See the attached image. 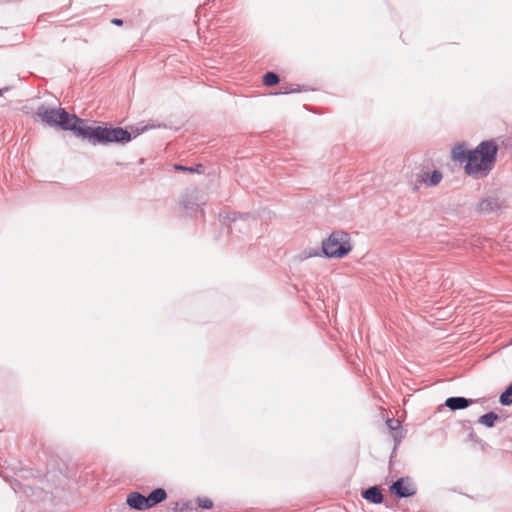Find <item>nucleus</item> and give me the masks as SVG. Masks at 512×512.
<instances>
[{"label": "nucleus", "instance_id": "nucleus-6", "mask_svg": "<svg viewBox=\"0 0 512 512\" xmlns=\"http://www.w3.org/2000/svg\"><path fill=\"white\" fill-rule=\"evenodd\" d=\"M473 401L465 397H449L445 405L451 410H460L467 408Z\"/></svg>", "mask_w": 512, "mask_h": 512}, {"label": "nucleus", "instance_id": "nucleus-3", "mask_svg": "<svg viewBox=\"0 0 512 512\" xmlns=\"http://www.w3.org/2000/svg\"><path fill=\"white\" fill-rule=\"evenodd\" d=\"M351 250V238L345 231H334L322 242V251L328 258H342Z\"/></svg>", "mask_w": 512, "mask_h": 512}, {"label": "nucleus", "instance_id": "nucleus-17", "mask_svg": "<svg viewBox=\"0 0 512 512\" xmlns=\"http://www.w3.org/2000/svg\"><path fill=\"white\" fill-rule=\"evenodd\" d=\"M188 509V505L185 504V503H182V504H177L176 507L174 508V510L176 512H184Z\"/></svg>", "mask_w": 512, "mask_h": 512}, {"label": "nucleus", "instance_id": "nucleus-2", "mask_svg": "<svg viewBox=\"0 0 512 512\" xmlns=\"http://www.w3.org/2000/svg\"><path fill=\"white\" fill-rule=\"evenodd\" d=\"M497 145L493 141H483L474 150H467L464 144H457L452 149V158L465 163V172L482 178L489 174L496 162Z\"/></svg>", "mask_w": 512, "mask_h": 512}, {"label": "nucleus", "instance_id": "nucleus-12", "mask_svg": "<svg viewBox=\"0 0 512 512\" xmlns=\"http://www.w3.org/2000/svg\"><path fill=\"white\" fill-rule=\"evenodd\" d=\"M499 401L502 405L505 406L512 404V383L500 395Z\"/></svg>", "mask_w": 512, "mask_h": 512}, {"label": "nucleus", "instance_id": "nucleus-18", "mask_svg": "<svg viewBox=\"0 0 512 512\" xmlns=\"http://www.w3.org/2000/svg\"><path fill=\"white\" fill-rule=\"evenodd\" d=\"M111 22H112L113 24H115V25H118V26L122 25V23H123V21H122L121 19H118V18H114V19H112V21H111Z\"/></svg>", "mask_w": 512, "mask_h": 512}, {"label": "nucleus", "instance_id": "nucleus-8", "mask_svg": "<svg viewBox=\"0 0 512 512\" xmlns=\"http://www.w3.org/2000/svg\"><path fill=\"white\" fill-rule=\"evenodd\" d=\"M147 498V504H148V507L151 508L161 502H163L166 498H167V493L164 489L162 488H157L155 490H153L148 496H146Z\"/></svg>", "mask_w": 512, "mask_h": 512}, {"label": "nucleus", "instance_id": "nucleus-9", "mask_svg": "<svg viewBox=\"0 0 512 512\" xmlns=\"http://www.w3.org/2000/svg\"><path fill=\"white\" fill-rule=\"evenodd\" d=\"M363 498L366 500L379 504L383 501V495L381 490L377 486L370 487L363 491L362 493Z\"/></svg>", "mask_w": 512, "mask_h": 512}, {"label": "nucleus", "instance_id": "nucleus-5", "mask_svg": "<svg viewBox=\"0 0 512 512\" xmlns=\"http://www.w3.org/2000/svg\"><path fill=\"white\" fill-rule=\"evenodd\" d=\"M127 505L135 510H145L149 509L148 502L146 496L142 495L139 492H131L127 495L126 498Z\"/></svg>", "mask_w": 512, "mask_h": 512}, {"label": "nucleus", "instance_id": "nucleus-16", "mask_svg": "<svg viewBox=\"0 0 512 512\" xmlns=\"http://www.w3.org/2000/svg\"><path fill=\"white\" fill-rule=\"evenodd\" d=\"M387 424L392 430H397L400 427V422L398 420L389 419Z\"/></svg>", "mask_w": 512, "mask_h": 512}, {"label": "nucleus", "instance_id": "nucleus-10", "mask_svg": "<svg viewBox=\"0 0 512 512\" xmlns=\"http://www.w3.org/2000/svg\"><path fill=\"white\" fill-rule=\"evenodd\" d=\"M498 208V202L496 199L488 197L482 199L478 204V210L484 213L493 212Z\"/></svg>", "mask_w": 512, "mask_h": 512}, {"label": "nucleus", "instance_id": "nucleus-15", "mask_svg": "<svg viewBox=\"0 0 512 512\" xmlns=\"http://www.w3.org/2000/svg\"><path fill=\"white\" fill-rule=\"evenodd\" d=\"M201 165H198L197 168H194V167H186V166H182V165H175V168L177 170H181V171H189V172H198V168H200Z\"/></svg>", "mask_w": 512, "mask_h": 512}, {"label": "nucleus", "instance_id": "nucleus-11", "mask_svg": "<svg viewBox=\"0 0 512 512\" xmlns=\"http://www.w3.org/2000/svg\"><path fill=\"white\" fill-rule=\"evenodd\" d=\"M498 419V415L495 414L494 412H489V413H486L484 415H482L478 422L480 424H483L487 427H493L494 424H495V421Z\"/></svg>", "mask_w": 512, "mask_h": 512}, {"label": "nucleus", "instance_id": "nucleus-14", "mask_svg": "<svg viewBox=\"0 0 512 512\" xmlns=\"http://www.w3.org/2000/svg\"><path fill=\"white\" fill-rule=\"evenodd\" d=\"M199 507L203 509H211L213 502L208 498H198L197 500Z\"/></svg>", "mask_w": 512, "mask_h": 512}, {"label": "nucleus", "instance_id": "nucleus-4", "mask_svg": "<svg viewBox=\"0 0 512 512\" xmlns=\"http://www.w3.org/2000/svg\"><path fill=\"white\" fill-rule=\"evenodd\" d=\"M390 490L399 498L410 497L416 493L415 487L409 482L408 479L405 478H400L395 481L390 486Z\"/></svg>", "mask_w": 512, "mask_h": 512}, {"label": "nucleus", "instance_id": "nucleus-13", "mask_svg": "<svg viewBox=\"0 0 512 512\" xmlns=\"http://www.w3.org/2000/svg\"><path fill=\"white\" fill-rule=\"evenodd\" d=\"M279 82V77L276 73L274 72H267L264 76H263V83L266 85V86H273V85H276L277 83Z\"/></svg>", "mask_w": 512, "mask_h": 512}, {"label": "nucleus", "instance_id": "nucleus-20", "mask_svg": "<svg viewBox=\"0 0 512 512\" xmlns=\"http://www.w3.org/2000/svg\"><path fill=\"white\" fill-rule=\"evenodd\" d=\"M2 95V91L0 90V96Z\"/></svg>", "mask_w": 512, "mask_h": 512}, {"label": "nucleus", "instance_id": "nucleus-21", "mask_svg": "<svg viewBox=\"0 0 512 512\" xmlns=\"http://www.w3.org/2000/svg\"><path fill=\"white\" fill-rule=\"evenodd\" d=\"M511 344H512V339H511Z\"/></svg>", "mask_w": 512, "mask_h": 512}, {"label": "nucleus", "instance_id": "nucleus-7", "mask_svg": "<svg viewBox=\"0 0 512 512\" xmlns=\"http://www.w3.org/2000/svg\"><path fill=\"white\" fill-rule=\"evenodd\" d=\"M421 182L428 186H436L442 180V173L438 170H434L432 173L423 172L420 176Z\"/></svg>", "mask_w": 512, "mask_h": 512}, {"label": "nucleus", "instance_id": "nucleus-19", "mask_svg": "<svg viewBox=\"0 0 512 512\" xmlns=\"http://www.w3.org/2000/svg\"><path fill=\"white\" fill-rule=\"evenodd\" d=\"M394 439H395L396 442H399V439H398L397 435H394Z\"/></svg>", "mask_w": 512, "mask_h": 512}, {"label": "nucleus", "instance_id": "nucleus-1", "mask_svg": "<svg viewBox=\"0 0 512 512\" xmlns=\"http://www.w3.org/2000/svg\"><path fill=\"white\" fill-rule=\"evenodd\" d=\"M42 122L50 126H59L63 130L73 131L78 137L88 139L92 145L108 143H128L132 136L121 127L84 126L83 120L75 114H69L63 108L41 105L36 112Z\"/></svg>", "mask_w": 512, "mask_h": 512}]
</instances>
